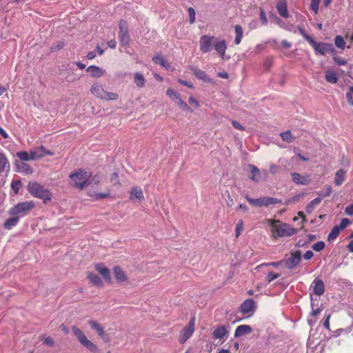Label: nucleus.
<instances>
[{
	"instance_id": "obj_1",
	"label": "nucleus",
	"mask_w": 353,
	"mask_h": 353,
	"mask_svg": "<svg viewBox=\"0 0 353 353\" xmlns=\"http://www.w3.org/2000/svg\"><path fill=\"white\" fill-rule=\"evenodd\" d=\"M271 228L272 236L276 239L278 237L292 236L296 233V230L291 228L288 224L283 223L277 219H267Z\"/></svg>"
},
{
	"instance_id": "obj_2",
	"label": "nucleus",
	"mask_w": 353,
	"mask_h": 353,
	"mask_svg": "<svg viewBox=\"0 0 353 353\" xmlns=\"http://www.w3.org/2000/svg\"><path fill=\"white\" fill-rule=\"evenodd\" d=\"M90 178L91 174L83 169H78L70 174L72 185L80 190H83L90 184Z\"/></svg>"
},
{
	"instance_id": "obj_3",
	"label": "nucleus",
	"mask_w": 353,
	"mask_h": 353,
	"mask_svg": "<svg viewBox=\"0 0 353 353\" xmlns=\"http://www.w3.org/2000/svg\"><path fill=\"white\" fill-rule=\"evenodd\" d=\"M27 189L32 196L42 199L44 203L52 199V194L50 190L44 188L37 182H30L27 185Z\"/></svg>"
},
{
	"instance_id": "obj_4",
	"label": "nucleus",
	"mask_w": 353,
	"mask_h": 353,
	"mask_svg": "<svg viewBox=\"0 0 353 353\" xmlns=\"http://www.w3.org/2000/svg\"><path fill=\"white\" fill-rule=\"evenodd\" d=\"M35 203L33 201H26L18 203L8 210L11 216H17L19 218L26 216L34 208Z\"/></svg>"
},
{
	"instance_id": "obj_5",
	"label": "nucleus",
	"mask_w": 353,
	"mask_h": 353,
	"mask_svg": "<svg viewBox=\"0 0 353 353\" xmlns=\"http://www.w3.org/2000/svg\"><path fill=\"white\" fill-rule=\"evenodd\" d=\"M90 92L95 97L105 101H114L119 97L118 94L115 92L105 91L103 85L99 83H94L92 85L90 88Z\"/></svg>"
},
{
	"instance_id": "obj_6",
	"label": "nucleus",
	"mask_w": 353,
	"mask_h": 353,
	"mask_svg": "<svg viewBox=\"0 0 353 353\" xmlns=\"http://www.w3.org/2000/svg\"><path fill=\"white\" fill-rule=\"evenodd\" d=\"M72 330L79 342L92 353H98L99 348L96 344L88 340L83 331L77 326H72Z\"/></svg>"
},
{
	"instance_id": "obj_7",
	"label": "nucleus",
	"mask_w": 353,
	"mask_h": 353,
	"mask_svg": "<svg viewBox=\"0 0 353 353\" xmlns=\"http://www.w3.org/2000/svg\"><path fill=\"white\" fill-rule=\"evenodd\" d=\"M245 199L250 203V204L256 207H268L270 205H276L281 202V200L270 196H263L259 199H252L250 198L248 195H246Z\"/></svg>"
},
{
	"instance_id": "obj_8",
	"label": "nucleus",
	"mask_w": 353,
	"mask_h": 353,
	"mask_svg": "<svg viewBox=\"0 0 353 353\" xmlns=\"http://www.w3.org/2000/svg\"><path fill=\"white\" fill-rule=\"evenodd\" d=\"M195 317L193 316L186 325L179 333V341L183 344L192 336L194 332Z\"/></svg>"
},
{
	"instance_id": "obj_9",
	"label": "nucleus",
	"mask_w": 353,
	"mask_h": 353,
	"mask_svg": "<svg viewBox=\"0 0 353 353\" xmlns=\"http://www.w3.org/2000/svg\"><path fill=\"white\" fill-rule=\"evenodd\" d=\"M301 255L302 253L301 250L291 252L290 256L285 259V266L289 270L293 269L300 263Z\"/></svg>"
},
{
	"instance_id": "obj_10",
	"label": "nucleus",
	"mask_w": 353,
	"mask_h": 353,
	"mask_svg": "<svg viewBox=\"0 0 353 353\" xmlns=\"http://www.w3.org/2000/svg\"><path fill=\"white\" fill-rule=\"evenodd\" d=\"M119 39L121 45L127 46L130 41L128 23L124 20L119 21Z\"/></svg>"
},
{
	"instance_id": "obj_11",
	"label": "nucleus",
	"mask_w": 353,
	"mask_h": 353,
	"mask_svg": "<svg viewBox=\"0 0 353 353\" xmlns=\"http://www.w3.org/2000/svg\"><path fill=\"white\" fill-rule=\"evenodd\" d=\"M214 37H210L208 35H203L200 38V50L203 53H207L210 52L212 47L214 46Z\"/></svg>"
},
{
	"instance_id": "obj_12",
	"label": "nucleus",
	"mask_w": 353,
	"mask_h": 353,
	"mask_svg": "<svg viewBox=\"0 0 353 353\" xmlns=\"http://www.w3.org/2000/svg\"><path fill=\"white\" fill-rule=\"evenodd\" d=\"M314 49L316 53L325 55L332 49V45L327 43H317L314 39L310 43Z\"/></svg>"
},
{
	"instance_id": "obj_13",
	"label": "nucleus",
	"mask_w": 353,
	"mask_h": 353,
	"mask_svg": "<svg viewBox=\"0 0 353 353\" xmlns=\"http://www.w3.org/2000/svg\"><path fill=\"white\" fill-rule=\"evenodd\" d=\"M166 94L171 98L172 101L179 105V107L183 110L188 109V104L181 99L179 93L174 91L172 88H168L166 92Z\"/></svg>"
},
{
	"instance_id": "obj_14",
	"label": "nucleus",
	"mask_w": 353,
	"mask_h": 353,
	"mask_svg": "<svg viewBox=\"0 0 353 353\" xmlns=\"http://www.w3.org/2000/svg\"><path fill=\"white\" fill-rule=\"evenodd\" d=\"M310 288L314 294L317 296L322 295L325 292V285L321 279H315L310 285Z\"/></svg>"
},
{
	"instance_id": "obj_15",
	"label": "nucleus",
	"mask_w": 353,
	"mask_h": 353,
	"mask_svg": "<svg viewBox=\"0 0 353 353\" xmlns=\"http://www.w3.org/2000/svg\"><path fill=\"white\" fill-rule=\"evenodd\" d=\"M255 307V302L252 299H248L240 305L239 311L243 314H248L252 312Z\"/></svg>"
},
{
	"instance_id": "obj_16",
	"label": "nucleus",
	"mask_w": 353,
	"mask_h": 353,
	"mask_svg": "<svg viewBox=\"0 0 353 353\" xmlns=\"http://www.w3.org/2000/svg\"><path fill=\"white\" fill-rule=\"evenodd\" d=\"M276 8L281 17L285 19L289 17L286 0H279L276 3Z\"/></svg>"
},
{
	"instance_id": "obj_17",
	"label": "nucleus",
	"mask_w": 353,
	"mask_h": 353,
	"mask_svg": "<svg viewBox=\"0 0 353 353\" xmlns=\"http://www.w3.org/2000/svg\"><path fill=\"white\" fill-rule=\"evenodd\" d=\"M293 181L299 185H307L310 182V176L309 175L302 176L297 172H293L291 174Z\"/></svg>"
},
{
	"instance_id": "obj_18",
	"label": "nucleus",
	"mask_w": 353,
	"mask_h": 353,
	"mask_svg": "<svg viewBox=\"0 0 353 353\" xmlns=\"http://www.w3.org/2000/svg\"><path fill=\"white\" fill-rule=\"evenodd\" d=\"M113 273L115 279L118 283H124L128 281L127 275L120 266H114L113 268Z\"/></svg>"
},
{
	"instance_id": "obj_19",
	"label": "nucleus",
	"mask_w": 353,
	"mask_h": 353,
	"mask_svg": "<svg viewBox=\"0 0 353 353\" xmlns=\"http://www.w3.org/2000/svg\"><path fill=\"white\" fill-rule=\"evenodd\" d=\"M96 270L106 280L110 281L111 280V274L110 270L106 268L103 263H97L95 265Z\"/></svg>"
},
{
	"instance_id": "obj_20",
	"label": "nucleus",
	"mask_w": 353,
	"mask_h": 353,
	"mask_svg": "<svg viewBox=\"0 0 353 353\" xmlns=\"http://www.w3.org/2000/svg\"><path fill=\"white\" fill-rule=\"evenodd\" d=\"M130 199L143 201L144 200V196L142 190L138 186H134L132 188L130 192Z\"/></svg>"
},
{
	"instance_id": "obj_21",
	"label": "nucleus",
	"mask_w": 353,
	"mask_h": 353,
	"mask_svg": "<svg viewBox=\"0 0 353 353\" xmlns=\"http://www.w3.org/2000/svg\"><path fill=\"white\" fill-rule=\"evenodd\" d=\"M252 332V328L248 325H241L238 326L234 332L235 337H240L245 334H249Z\"/></svg>"
},
{
	"instance_id": "obj_22",
	"label": "nucleus",
	"mask_w": 353,
	"mask_h": 353,
	"mask_svg": "<svg viewBox=\"0 0 353 353\" xmlns=\"http://www.w3.org/2000/svg\"><path fill=\"white\" fill-rule=\"evenodd\" d=\"M248 168H250V175L249 176L250 179L256 183L259 182L261 179L260 170L256 166L252 164H249Z\"/></svg>"
},
{
	"instance_id": "obj_23",
	"label": "nucleus",
	"mask_w": 353,
	"mask_h": 353,
	"mask_svg": "<svg viewBox=\"0 0 353 353\" xmlns=\"http://www.w3.org/2000/svg\"><path fill=\"white\" fill-rule=\"evenodd\" d=\"M214 48L221 59H224L227 45L225 40H221L214 44Z\"/></svg>"
},
{
	"instance_id": "obj_24",
	"label": "nucleus",
	"mask_w": 353,
	"mask_h": 353,
	"mask_svg": "<svg viewBox=\"0 0 353 353\" xmlns=\"http://www.w3.org/2000/svg\"><path fill=\"white\" fill-rule=\"evenodd\" d=\"M88 323L90 325V327L97 332L98 335L100 337L104 338L105 332L104 331L103 327L100 323H97L94 320L89 321Z\"/></svg>"
},
{
	"instance_id": "obj_25",
	"label": "nucleus",
	"mask_w": 353,
	"mask_h": 353,
	"mask_svg": "<svg viewBox=\"0 0 353 353\" xmlns=\"http://www.w3.org/2000/svg\"><path fill=\"white\" fill-rule=\"evenodd\" d=\"M87 71L90 72L92 77H100L105 74V71L97 65H90L87 68Z\"/></svg>"
},
{
	"instance_id": "obj_26",
	"label": "nucleus",
	"mask_w": 353,
	"mask_h": 353,
	"mask_svg": "<svg viewBox=\"0 0 353 353\" xmlns=\"http://www.w3.org/2000/svg\"><path fill=\"white\" fill-rule=\"evenodd\" d=\"M345 179V172L343 169L339 170L334 176V183L336 185L339 186L342 185Z\"/></svg>"
},
{
	"instance_id": "obj_27",
	"label": "nucleus",
	"mask_w": 353,
	"mask_h": 353,
	"mask_svg": "<svg viewBox=\"0 0 353 353\" xmlns=\"http://www.w3.org/2000/svg\"><path fill=\"white\" fill-rule=\"evenodd\" d=\"M193 74L199 79L202 80L205 82H210V79L208 77L205 72L198 68L192 69Z\"/></svg>"
},
{
	"instance_id": "obj_28",
	"label": "nucleus",
	"mask_w": 353,
	"mask_h": 353,
	"mask_svg": "<svg viewBox=\"0 0 353 353\" xmlns=\"http://www.w3.org/2000/svg\"><path fill=\"white\" fill-rule=\"evenodd\" d=\"M19 221V218L17 216H12V217L8 219L4 222V228L7 230H10L12 228L16 226Z\"/></svg>"
},
{
	"instance_id": "obj_29",
	"label": "nucleus",
	"mask_w": 353,
	"mask_h": 353,
	"mask_svg": "<svg viewBox=\"0 0 353 353\" xmlns=\"http://www.w3.org/2000/svg\"><path fill=\"white\" fill-rule=\"evenodd\" d=\"M134 82L138 88H143L145 86V79L142 74L137 72L134 74Z\"/></svg>"
},
{
	"instance_id": "obj_30",
	"label": "nucleus",
	"mask_w": 353,
	"mask_h": 353,
	"mask_svg": "<svg viewBox=\"0 0 353 353\" xmlns=\"http://www.w3.org/2000/svg\"><path fill=\"white\" fill-rule=\"evenodd\" d=\"M44 146L41 145L34 150H30L32 160L41 159L44 157Z\"/></svg>"
},
{
	"instance_id": "obj_31",
	"label": "nucleus",
	"mask_w": 353,
	"mask_h": 353,
	"mask_svg": "<svg viewBox=\"0 0 353 353\" xmlns=\"http://www.w3.org/2000/svg\"><path fill=\"white\" fill-rule=\"evenodd\" d=\"M234 28L235 32L234 43L236 45H239L241 43V39L243 38V28L240 25H235Z\"/></svg>"
},
{
	"instance_id": "obj_32",
	"label": "nucleus",
	"mask_w": 353,
	"mask_h": 353,
	"mask_svg": "<svg viewBox=\"0 0 353 353\" xmlns=\"http://www.w3.org/2000/svg\"><path fill=\"white\" fill-rule=\"evenodd\" d=\"M227 334V330L225 326L221 325L216 328L213 332L214 339H223Z\"/></svg>"
},
{
	"instance_id": "obj_33",
	"label": "nucleus",
	"mask_w": 353,
	"mask_h": 353,
	"mask_svg": "<svg viewBox=\"0 0 353 353\" xmlns=\"http://www.w3.org/2000/svg\"><path fill=\"white\" fill-rule=\"evenodd\" d=\"M152 61L155 63L160 64L161 66L164 67L166 69H169L170 68V64L168 63L162 55L158 54L152 58Z\"/></svg>"
},
{
	"instance_id": "obj_34",
	"label": "nucleus",
	"mask_w": 353,
	"mask_h": 353,
	"mask_svg": "<svg viewBox=\"0 0 353 353\" xmlns=\"http://www.w3.org/2000/svg\"><path fill=\"white\" fill-rule=\"evenodd\" d=\"M322 199L320 197L315 198L312 201H311L306 206L305 210L308 214H311L314 209L319 205Z\"/></svg>"
},
{
	"instance_id": "obj_35",
	"label": "nucleus",
	"mask_w": 353,
	"mask_h": 353,
	"mask_svg": "<svg viewBox=\"0 0 353 353\" xmlns=\"http://www.w3.org/2000/svg\"><path fill=\"white\" fill-rule=\"evenodd\" d=\"M88 278L94 285L103 286V281L98 275L90 272L88 275Z\"/></svg>"
},
{
	"instance_id": "obj_36",
	"label": "nucleus",
	"mask_w": 353,
	"mask_h": 353,
	"mask_svg": "<svg viewBox=\"0 0 353 353\" xmlns=\"http://www.w3.org/2000/svg\"><path fill=\"white\" fill-rule=\"evenodd\" d=\"M325 79L330 83H336L338 81V76L336 72L330 70L325 72Z\"/></svg>"
},
{
	"instance_id": "obj_37",
	"label": "nucleus",
	"mask_w": 353,
	"mask_h": 353,
	"mask_svg": "<svg viewBox=\"0 0 353 353\" xmlns=\"http://www.w3.org/2000/svg\"><path fill=\"white\" fill-rule=\"evenodd\" d=\"M340 230H341V228L339 226H337V225L334 226L332 229V230L330 232V234H328L327 241H332L336 239V237L339 234Z\"/></svg>"
},
{
	"instance_id": "obj_38",
	"label": "nucleus",
	"mask_w": 353,
	"mask_h": 353,
	"mask_svg": "<svg viewBox=\"0 0 353 353\" xmlns=\"http://www.w3.org/2000/svg\"><path fill=\"white\" fill-rule=\"evenodd\" d=\"M17 156L22 161L32 160L30 151L29 152L26 151L19 152L17 153Z\"/></svg>"
},
{
	"instance_id": "obj_39",
	"label": "nucleus",
	"mask_w": 353,
	"mask_h": 353,
	"mask_svg": "<svg viewBox=\"0 0 353 353\" xmlns=\"http://www.w3.org/2000/svg\"><path fill=\"white\" fill-rule=\"evenodd\" d=\"M19 170L20 172H23L26 174H32L33 172L32 167L26 163H21L19 165Z\"/></svg>"
},
{
	"instance_id": "obj_40",
	"label": "nucleus",
	"mask_w": 353,
	"mask_h": 353,
	"mask_svg": "<svg viewBox=\"0 0 353 353\" xmlns=\"http://www.w3.org/2000/svg\"><path fill=\"white\" fill-rule=\"evenodd\" d=\"M8 164V159L6 158V155L0 152V172H2L4 171L6 165Z\"/></svg>"
},
{
	"instance_id": "obj_41",
	"label": "nucleus",
	"mask_w": 353,
	"mask_h": 353,
	"mask_svg": "<svg viewBox=\"0 0 353 353\" xmlns=\"http://www.w3.org/2000/svg\"><path fill=\"white\" fill-rule=\"evenodd\" d=\"M280 135L283 141L290 143L294 140L290 130H287L284 132H282Z\"/></svg>"
},
{
	"instance_id": "obj_42",
	"label": "nucleus",
	"mask_w": 353,
	"mask_h": 353,
	"mask_svg": "<svg viewBox=\"0 0 353 353\" xmlns=\"http://www.w3.org/2000/svg\"><path fill=\"white\" fill-rule=\"evenodd\" d=\"M334 43L337 48H339L340 49L345 48V42L344 41V39L341 36H340V35L336 36V37L334 39Z\"/></svg>"
},
{
	"instance_id": "obj_43",
	"label": "nucleus",
	"mask_w": 353,
	"mask_h": 353,
	"mask_svg": "<svg viewBox=\"0 0 353 353\" xmlns=\"http://www.w3.org/2000/svg\"><path fill=\"white\" fill-rule=\"evenodd\" d=\"M90 196L94 198L95 200H101L105 198H108L110 196V192L108 190L105 193H94L91 194Z\"/></svg>"
},
{
	"instance_id": "obj_44",
	"label": "nucleus",
	"mask_w": 353,
	"mask_h": 353,
	"mask_svg": "<svg viewBox=\"0 0 353 353\" xmlns=\"http://www.w3.org/2000/svg\"><path fill=\"white\" fill-rule=\"evenodd\" d=\"M321 0H312L310 3V8L313 10L315 14L319 12V6Z\"/></svg>"
},
{
	"instance_id": "obj_45",
	"label": "nucleus",
	"mask_w": 353,
	"mask_h": 353,
	"mask_svg": "<svg viewBox=\"0 0 353 353\" xmlns=\"http://www.w3.org/2000/svg\"><path fill=\"white\" fill-rule=\"evenodd\" d=\"M281 276L279 273H274L273 272H270L266 276V281L268 283H270L274 280L278 279Z\"/></svg>"
},
{
	"instance_id": "obj_46",
	"label": "nucleus",
	"mask_w": 353,
	"mask_h": 353,
	"mask_svg": "<svg viewBox=\"0 0 353 353\" xmlns=\"http://www.w3.org/2000/svg\"><path fill=\"white\" fill-rule=\"evenodd\" d=\"M312 249L316 252H320L325 248V243L322 241L314 243L312 246Z\"/></svg>"
},
{
	"instance_id": "obj_47",
	"label": "nucleus",
	"mask_w": 353,
	"mask_h": 353,
	"mask_svg": "<svg viewBox=\"0 0 353 353\" xmlns=\"http://www.w3.org/2000/svg\"><path fill=\"white\" fill-rule=\"evenodd\" d=\"M298 30L299 32V33L303 36V37L309 43H310L312 42V41L313 40V39L310 36L308 35L306 32L305 31V30L300 27V26H298Z\"/></svg>"
},
{
	"instance_id": "obj_48",
	"label": "nucleus",
	"mask_w": 353,
	"mask_h": 353,
	"mask_svg": "<svg viewBox=\"0 0 353 353\" xmlns=\"http://www.w3.org/2000/svg\"><path fill=\"white\" fill-rule=\"evenodd\" d=\"M243 229V221H239L237 223V224L236 225V228H235L236 237H238L241 234V232H242Z\"/></svg>"
},
{
	"instance_id": "obj_49",
	"label": "nucleus",
	"mask_w": 353,
	"mask_h": 353,
	"mask_svg": "<svg viewBox=\"0 0 353 353\" xmlns=\"http://www.w3.org/2000/svg\"><path fill=\"white\" fill-rule=\"evenodd\" d=\"M11 186H12V189L13 190L15 194H18L19 190L21 188V181L19 180L13 181L12 183Z\"/></svg>"
},
{
	"instance_id": "obj_50",
	"label": "nucleus",
	"mask_w": 353,
	"mask_h": 353,
	"mask_svg": "<svg viewBox=\"0 0 353 353\" xmlns=\"http://www.w3.org/2000/svg\"><path fill=\"white\" fill-rule=\"evenodd\" d=\"M188 12L190 17V23H193L195 21V10L193 8H189Z\"/></svg>"
},
{
	"instance_id": "obj_51",
	"label": "nucleus",
	"mask_w": 353,
	"mask_h": 353,
	"mask_svg": "<svg viewBox=\"0 0 353 353\" xmlns=\"http://www.w3.org/2000/svg\"><path fill=\"white\" fill-rule=\"evenodd\" d=\"M110 181H111L114 185H119V184H120L119 179V174H118V173H117V172H114V173L111 175V177H110Z\"/></svg>"
},
{
	"instance_id": "obj_52",
	"label": "nucleus",
	"mask_w": 353,
	"mask_h": 353,
	"mask_svg": "<svg viewBox=\"0 0 353 353\" xmlns=\"http://www.w3.org/2000/svg\"><path fill=\"white\" fill-rule=\"evenodd\" d=\"M330 318H331V314H329L326 316L325 319H324L323 321V325L324 326V327L327 330H330Z\"/></svg>"
},
{
	"instance_id": "obj_53",
	"label": "nucleus",
	"mask_w": 353,
	"mask_h": 353,
	"mask_svg": "<svg viewBox=\"0 0 353 353\" xmlns=\"http://www.w3.org/2000/svg\"><path fill=\"white\" fill-rule=\"evenodd\" d=\"M43 341L45 344L50 347L54 345V341L50 336L44 337Z\"/></svg>"
},
{
	"instance_id": "obj_54",
	"label": "nucleus",
	"mask_w": 353,
	"mask_h": 353,
	"mask_svg": "<svg viewBox=\"0 0 353 353\" xmlns=\"http://www.w3.org/2000/svg\"><path fill=\"white\" fill-rule=\"evenodd\" d=\"M64 47V43L62 41H59L56 46L50 48L51 51L54 52L62 49Z\"/></svg>"
},
{
	"instance_id": "obj_55",
	"label": "nucleus",
	"mask_w": 353,
	"mask_h": 353,
	"mask_svg": "<svg viewBox=\"0 0 353 353\" xmlns=\"http://www.w3.org/2000/svg\"><path fill=\"white\" fill-rule=\"evenodd\" d=\"M101 179H101V176L100 175L96 174L95 176H94L92 178L91 181L90 182L89 181V183H90V184L91 183H93L94 185H98L101 182Z\"/></svg>"
},
{
	"instance_id": "obj_56",
	"label": "nucleus",
	"mask_w": 353,
	"mask_h": 353,
	"mask_svg": "<svg viewBox=\"0 0 353 353\" xmlns=\"http://www.w3.org/2000/svg\"><path fill=\"white\" fill-rule=\"evenodd\" d=\"M350 223V221L348 219H343L340 225L339 226L341 230L345 229L349 224Z\"/></svg>"
},
{
	"instance_id": "obj_57",
	"label": "nucleus",
	"mask_w": 353,
	"mask_h": 353,
	"mask_svg": "<svg viewBox=\"0 0 353 353\" xmlns=\"http://www.w3.org/2000/svg\"><path fill=\"white\" fill-rule=\"evenodd\" d=\"M232 126L239 130H244L245 128L238 121H232Z\"/></svg>"
},
{
	"instance_id": "obj_58",
	"label": "nucleus",
	"mask_w": 353,
	"mask_h": 353,
	"mask_svg": "<svg viewBox=\"0 0 353 353\" xmlns=\"http://www.w3.org/2000/svg\"><path fill=\"white\" fill-rule=\"evenodd\" d=\"M279 168L277 165H276L274 164H272L270 165V172L271 174H276L279 173Z\"/></svg>"
},
{
	"instance_id": "obj_59",
	"label": "nucleus",
	"mask_w": 353,
	"mask_h": 353,
	"mask_svg": "<svg viewBox=\"0 0 353 353\" xmlns=\"http://www.w3.org/2000/svg\"><path fill=\"white\" fill-rule=\"evenodd\" d=\"M188 102L190 105L194 106V108H198L199 106V103L197 100H196L192 97H190L188 99Z\"/></svg>"
},
{
	"instance_id": "obj_60",
	"label": "nucleus",
	"mask_w": 353,
	"mask_h": 353,
	"mask_svg": "<svg viewBox=\"0 0 353 353\" xmlns=\"http://www.w3.org/2000/svg\"><path fill=\"white\" fill-rule=\"evenodd\" d=\"M352 94L350 91L346 93V99L349 104L353 106V97Z\"/></svg>"
},
{
	"instance_id": "obj_61",
	"label": "nucleus",
	"mask_w": 353,
	"mask_h": 353,
	"mask_svg": "<svg viewBox=\"0 0 353 353\" xmlns=\"http://www.w3.org/2000/svg\"><path fill=\"white\" fill-rule=\"evenodd\" d=\"M179 83H181V85H183L189 88H193V84L192 83H190L188 81H183L182 79H179L178 80Z\"/></svg>"
},
{
	"instance_id": "obj_62",
	"label": "nucleus",
	"mask_w": 353,
	"mask_h": 353,
	"mask_svg": "<svg viewBox=\"0 0 353 353\" xmlns=\"http://www.w3.org/2000/svg\"><path fill=\"white\" fill-rule=\"evenodd\" d=\"M314 256V254L313 252L311 251V250H307L304 254H303V257L306 260H309L310 259H312Z\"/></svg>"
},
{
	"instance_id": "obj_63",
	"label": "nucleus",
	"mask_w": 353,
	"mask_h": 353,
	"mask_svg": "<svg viewBox=\"0 0 353 353\" xmlns=\"http://www.w3.org/2000/svg\"><path fill=\"white\" fill-rule=\"evenodd\" d=\"M345 212L347 215H350V216L353 215V205H350L347 206L345 208Z\"/></svg>"
},
{
	"instance_id": "obj_64",
	"label": "nucleus",
	"mask_w": 353,
	"mask_h": 353,
	"mask_svg": "<svg viewBox=\"0 0 353 353\" xmlns=\"http://www.w3.org/2000/svg\"><path fill=\"white\" fill-rule=\"evenodd\" d=\"M281 46L285 48V49H289L291 48L292 46V43L288 42V41L286 40H283L281 42Z\"/></svg>"
}]
</instances>
